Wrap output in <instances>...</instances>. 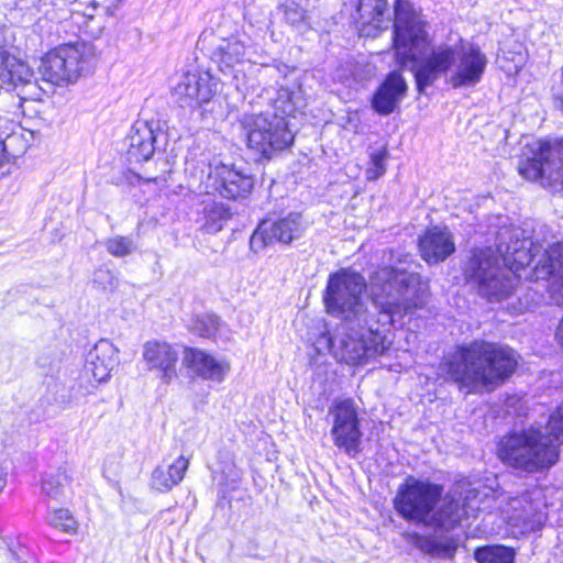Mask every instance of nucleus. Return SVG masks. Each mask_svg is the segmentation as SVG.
<instances>
[{"mask_svg":"<svg viewBox=\"0 0 563 563\" xmlns=\"http://www.w3.org/2000/svg\"><path fill=\"white\" fill-rule=\"evenodd\" d=\"M418 266L406 255L398 264L384 266L369 279L371 298L377 317L342 320L323 339L332 355L341 363L358 365L382 355L389 347L386 332L405 316L426 303Z\"/></svg>","mask_w":563,"mask_h":563,"instance_id":"f257e3e1","label":"nucleus"},{"mask_svg":"<svg viewBox=\"0 0 563 563\" xmlns=\"http://www.w3.org/2000/svg\"><path fill=\"white\" fill-rule=\"evenodd\" d=\"M496 250L504 268L489 247L473 251L465 264V279L475 285L483 297L501 301L512 294L522 277L531 282L551 279V298L563 306L562 243L543 249L532 241L527 230L509 227L497 233Z\"/></svg>","mask_w":563,"mask_h":563,"instance_id":"f03ea898","label":"nucleus"},{"mask_svg":"<svg viewBox=\"0 0 563 563\" xmlns=\"http://www.w3.org/2000/svg\"><path fill=\"white\" fill-rule=\"evenodd\" d=\"M394 46L399 64L412 63L419 92L431 86L441 75H448L453 88H473L481 82L488 64L479 46L461 42L442 44L426 55L428 47L423 22L408 0H396L394 7Z\"/></svg>","mask_w":563,"mask_h":563,"instance_id":"7ed1b4c3","label":"nucleus"},{"mask_svg":"<svg viewBox=\"0 0 563 563\" xmlns=\"http://www.w3.org/2000/svg\"><path fill=\"white\" fill-rule=\"evenodd\" d=\"M517 354L512 349L484 340L457 345L445 355L439 371L460 390L476 394L490 391L501 385L516 371Z\"/></svg>","mask_w":563,"mask_h":563,"instance_id":"20e7f679","label":"nucleus"},{"mask_svg":"<svg viewBox=\"0 0 563 563\" xmlns=\"http://www.w3.org/2000/svg\"><path fill=\"white\" fill-rule=\"evenodd\" d=\"M563 444V402L549 417L544 430L533 426L505 434L498 442L499 460L516 470L537 473L553 466Z\"/></svg>","mask_w":563,"mask_h":563,"instance_id":"39448f33","label":"nucleus"},{"mask_svg":"<svg viewBox=\"0 0 563 563\" xmlns=\"http://www.w3.org/2000/svg\"><path fill=\"white\" fill-rule=\"evenodd\" d=\"M365 278L351 268H341L329 275L322 299L328 313L342 320L375 318L363 296Z\"/></svg>","mask_w":563,"mask_h":563,"instance_id":"423d86ee","label":"nucleus"},{"mask_svg":"<svg viewBox=\"0 0 563 563\" xmlns=\"http://www.w3.org/2000/svg\"><path fill=\"white\" fill-rule=\"evenodd\" d=\"M239 123L247 147L260 158L271 159L294 142V134L288 128L287 118L275 111L244 113Z\"/></svg>","mask_w":563,"mask_h":563,"instance_id":"0eeeda50","label":"nucleus"},{"mask_svg":"<svg viewBox=\"0 0 563 563\" xmlns=\"http://www.w3.org/2000/svg\"><path fill=\"white\" fill-rule=\"evenodd\" d=\"M527 150L519 174L552 192L563 190V139L537 140Z\"/></svg>","mask_w":563,"mask_h":563,"instance_id":"6e6552de","label":"nucleus"},{"mask_svg":"<svg viewBox=\"0 0 563 563\" xmlns=\"http://www.w3.org/2000/svg\"><path fill=\"white\" fill-rule=\"evenodd\" d=\"M92 66L93 56L86 44H66L42 58L38 73L44 81L60 86L76 81Z\"/></svg>","mask_w":563,"mask_h":563,"instance_id":"1a4fd4ad","label":"nucleus"},{"mask_svg":"<svg viewBox=\"0 0 563 563\" xmlns=\"http://www.w3.org/2000/svg\"><path fill=\"white\" fill-rule=\"evenodd\" d=\"M443 487L430 481L408 476L398 487L394 507L405 520L427 526L432 510L439 505Z\"/></svg>","mask_w":563,"mask_h":563,"instance_id":"9d476101","label":"nucleus"},{"mask_svg":"<svg viewBox=\"0 0 563 563\" xmlns=\"http://www.w3.org/2000/svg\"><path fill=\"white\" fill-rule=\"evenodd\" d=\"M330 415L333 418L331 435L334 444L350 457H356L362 452V431L354 401H339L330 409Z\"/></svg>","mask_w":563,"mask_h":563,"instance_id":"9b49d317","label":"nucleus"},{"mask_svg":"<svg viewBox=\"0 0 563 563\" xmlns=\"http://www.w3.org/2000/svg\"><path fill=\"white\" fill-rule=\"evenodd\" d=\"M307 228L301 213L290 212L276 221H262L251 236L250 244L252 249H263L273 242L290 244L300 239Z\"/></svg>","mask_w":563,"mask_h":563,"instance_id":"f8f14e48","label":"nucleus"},{"mask_svg":"<svg viewBox=\"0 0 563 563\" xmlns=\"http://www.w3.org/2000/svg\"><path fill=\"white\" fill-rule=\"evenodd\" d=\"M253 185L254 181L250 175L221 163L210 165L203 184L206 194H219L227 199L245 198Z\"/></svg>","mask_w":563,"mask_h":563,"instance_id":"ddd939ff","label":"nucleus"},{"mask_svg":"<svg viewBox=\"0 0 563 563\" xmlns=\"http://www.w3.org/2000/svg\"><path fill=\"white\" fill-rule=\"evenodd\" d=\"M478 490L470 489L463 497L456 499L451 495H446L440 505L432 510L430 520H428V527L440 528L443 530H451L455 528L464 517L470 516V512L478 510L479 504L476 501Z\"/></svg>","mask_w":563,"mask_h":563,"instance_id":"4468645a","label":"nucleus"},{"mask_svg":"<svg viewBox=\"0 0 563 563\" xmlns=\"http://www.w3.org/2000/svg\"><path fill=\"white\" fill-rule=\"evenodd\" d=\"M217 86L209 74H186L174 88V95L181 108H202L212 101Z\"/></svg>","mask_w":563,"mask_h":563,"instance_id":"2eb2a0df","label":"nucleus"},{"mask_svg":"<svg viewBox=\"0 0 563 563\" xmlns=\"http://www.w3.org/2000/svg\"><path fill=\"white\" fill-rule=\"evenodd\" d=\"M183 364L192 376L214 383L223 382L231 368L227 358L216 357L197 347L184 350Z\"/></svg>","mask_w":563,"mask_h":563,"instance_id":"dca6fc26","label":"nucleus"},{"mask_svg":"<svg viewBox=\"0 0 563 563\" xmlns=\"http://www.w3.org/2000/svg\"><path fill=\"white\" fill-rule=\"evenodd\" d=\"M143 360L150 371H156L157 376L166 384L177 377L176 364L178 352L167 342L151 340L143 344Z\"/></svg>","mask_w":563,"mask_h":563,"instance_id":"f3484780","label":"nucleus"},{"mask_svg":"<svg viewBox=\"0 0 563 563\" xmlns=\"http://www.w3.org/2000/svg\"><path fill=\"white\" fill-rule=\"evenodd\" d=\"M354 12H351V19L358 26L360 32L365 36H376L382 30H387L390 24L387 12L386 0H356Z\"/></svg>","mask_w":563,"mask_h":563,"instance_id":"a211bd4d","label":"nucleus"},{"mask_svg":"<svg viewBox=\"0 0 563 563\" xmlns=\"http://www.w3.org/2000/svg\"><path fill=\"white\" fill-rule=\"evenodd\" d=\"M408 90L407 82L398 71H391L379 85L372 98V107L380 115L395 112Z\"/></svg>","mask_w":563,"mask_h":563,"instance_id":"6ab92c4d","label":"nucleus"},{"mask_svg":"<svg viewBox=\"0 0 563 563\" xmlns=\"http://www.w3.org/2000/svg\"><path fill=\"white\" fill-rule=\"evenodd\" d=\"M419 250L426 262H443L455 251L453 235L446 227H432L420 236Z\"/></svg>","mask_w":563,"mask_h":563,"instance_id":"aec40b11","label":"nucleus"},{"mask_svg":"<svg viewBox=\"0 0 563 563\" xmlns=\"http://www.w3.org/2000/svg\"><path fill=\"white\" fill-rule=\"evenodd\" d=\"M118 354L119 350L109 340L98 341L86 356V372L98 383L107 382L119 364Z\"/></svg>","mask_w":563,"mask_h":563,"instance_id":"412c9836","label":"nucleus"},{"mask_svg":"<svg viewBox=\"0 0 563 563\" xmlns=\"http://www.w3.org/2000/svg\"><path fill=\"white\" fill-rule=\"evenodd\" d=\"M128 159L132 163L148 161L155 152L154 122L136 121L128 136Z\"/></svg>","mask_w":563,"mask_h":563,"instance_id":"4be33fe9","label":"nucleus"},{"mask_svg":"<svg viewBox=\"0 0 563 563\" xmlns=\"http://www.w3.org/2000/svg\"><path fill=\"white\" fill-rule=\"evenodd\" d=\"M33 71L24 62L0 47V84L16 88L32 84Z\"/></svg>","mask_w":563,"mask_h":563,"instance_id":"5701e85b","label":"nucleus"},{"mask_svg":"<svg viewBox=\"0 0 563 563\" xmlns=\"http://www.w3.org/2000/svg\"><path fill=\"white\" fill-rule=\"evenodd\" d=\"M188 466L189 459L184 455H180L169 464L167 470L162 466H157L152 473V487L158 492L170 490L184 479Z\"/></svg>","mask_w":563,"mask_h":563,"instance_id":"b1692460","label":"nucleus"},{"mask_svg":"<svg viewBox=\"0 0 563 563\" xmlns=\"http://www.w3.org/2000/svg\"><path fill=\"white\" fill-rule=\"evenodd\" d=\"M245 51L244 43L238 37L221 38L211 52V59L220 67L231 68L243 60Z\"/></svg>","mask_w":563,"mask_h":563,"instance_id":"393cba45","label":"nucleus"},{"mask_svg":"<svg viewBox=\"0 0 563 563\" xmlns=\"http://www.w3.org/2000/svg\"><path fill=\"white\" fill-rule=\"evenodd\" d=\"M511 514L508 520L523 530H534L540 525L541 516L537 515L533 505L526 497H516L509 501Z\"/></svg>","mask_w":563,"mask_h":563,"instance_id":"a878e982","label":"nucleus"},{"mask_svg":"<svg viewBox=\"0 0 563 563\" xmlns=\"http://www.w3.org/2000/svg\"><path fill=\"white\" fill-rule=\"evenodd\" d=\"M203 212L206 219L203 229L212 234L221 231L231 218L230 209L222 202L212 201L206 203Z\"/></svg>","mask_w":563,"mask_h":563,"instance_id":"bb28decb","label":"nucleus"},{"mask_svg":"<svg viewBox=\"0 0 563 563\" xmlns=\"http://www.w3.org/2000/svg\"><path fill=\"white\" fill-rule=\"evenodd\" d=\"M71 482L70 475L66 468L58 470L55 473L46 474L42 478L41 489L44 495L52 499H58L65 493V489Z\"/></svg>","mask_w":563,"mask_h":563,"instance_id":"cd10ccee","label":"nucleus"},{"mask_svg":"<svg viewBox=\"0 0 563 563\" xmlns=\"http://www.w3.org/2000/svg\"><path fill=\"white\" fill-rule=\"evenodd\" d=\"M478 563H514L515 552L504 545H488L475 551Z\"/></svg>","mask_w":563,"mask_h":563,"instance_id":"c85d7f7f","label":"nucleus"},{"mask_svg":"<svg viewBox=\"0 0 563 563\" xmlns=\"http://www.w3.org/2000/svg\"><path fill=\"white\" fill-rule=\"evenodd\" d=\"M107 252L114 257H125L137 250L136 241L133 236L114 235L104 241Z\"/></svg>","mask_w":563,"mask_h":563,"instance_id":"c756f323","label":"nucleus"},{"mask_svg":"<svg viewBox=\"0 0 563 563\" xmlns=\"http://www.w3.org/2000/svg\"><path fill=\"white\" fill-rule=\"evenodd\" d=\"M46 521L51 527L70 534L76 533L78 529L77 520L71 512L65 508L49 511Z\"/></svg>","mask_w":563,"mask_h":563,"instance_id":"7c9ffc66","label":"nucleus"},{"mask_svg":"<svg viewBox=\"0 0 563 563\" xmlns=\"http://www.w3.org/2000/svg\"><path fill=\"white\" fill-rule=\"evenodd\" d=\"M303 4L296 0H286L278 7V11L283 14V19L292 26H299L307 21L308 10Z\"/></svg>","mask_w":563,"mask_h":563,"instance_id":"2f4dec72","label":"nucleus"},{"mask_svg":"<svg viewBox=\"0 0 563 563\" xmlns=\"http://www.w3.org/2000/svg\"><path fill=\"white\" fill-rule=\"evenodd\" d=\"M406 540L417 549L431 555H439L444 551V547L432 537L421 536L417 532L405 534Z\"/></svg>","mask_w":563,"mask_h":563,"instance_id":"473e14b6","label":"nucleus"},{"mask_svg":"<svg viewBox=\"0 0 563 563\" xmlns=\"http://www.w3.org/2000/svg\"><path fill=\"white\" fill-rule=\"evenodd\" d=\"M389 156L388 151L384 147L371 155V163L366 169V178L376 180L386 173V161Z\"/></svg>","mask_w":563,"mask_h":563,"instance_id":"72a5a7b5","label":"nucleus"},{"mask_svg":"<svg viewBox=\"0 0 563 563\" xmlns=\"http://www.w3.org/2000/svg\"><path fill=\"white\" fill-rule=\"evenodd\" d=\"M276 98L272 99L269 98V101H272V111L277 112L279 115H286L292 111V102L291 97L292 92L288 88H279L276 90Z\"/></svg>","mask_w":563,"mask_h":563,"instance_id":"f704fd0d","label":"nucleus"},{"mask_svg":"<svg viewBox=\"0 0 563 563\" xmlns=\"http://www.w3.org/2000/svg\"><path fill=\"white\" fill-rule=\"evenodd\" d=\"M220 321L216 314H205L197 318L196 330L202 338H210L218 331Z\"/></svg>","mask_w":563,"mask_h":563,"instance_id":"c9c22d12","label":"nucleus"},{"mask_svg":"<svg viewBox=\"0 0 563 563\" xmlns=\"http://www.w3.org/2000/svg\"><path fill=\"white\" fill-rule=\"evenodd\" d=\"M93 284L103 290L112 289L117 285V277L110 269L99 268L93 274Z\"/></svg>","mask_w":563,"mask_h":563,"instance_id":"e433bc0d","label":"nucleus"},{"mask_svg":"<svg viewBox=\"0 0 563 563\" xmlns=\"http://www.w3.org/2000/svg\"><path fill=\"white\" fill-rule=\"evenodd\" d=\"M555 338L563 345V318L561 319L556 328Z\"/></svg>","mask_w":563,"mask_h":563,"instance_id":"4c0bfd02","label":"nucleus"},{"mask_svg":"<svg viewBox=\"0 0 563 563\" xmlns=\"http://www.w3.org/2000/svg\"><path fill=\"white\" fill-rule=\"evenodd\" d=\"M522 60H523V56L519 55V62H522Z\"/></svg>","mask_w":563,"mask_h":563,"instance_id":"58836bf2","label":"nucleus"},{"mask_svg":"<svg viewBox=\"0 0 563 563\" xmlns=\"http://www.w3.org/2000/svg\"><path fill=\"white\" fill-rule=\"evenodd\" d=\"M265 93H266V95H269V93H271V90H269V89H265Z\"/></svg>","mask_w":563,"mask_h":563,"instance_id":"ea45409f","label":"nucleus"},{"mask_svg":"<svg viewBox=\"0 0 563 563\" xmlns=\"http://www.w3.org/2000/svg\"><path fill=\"white\" fill-rule=\"evenodd\" d=\"M2 157H3V155H2V152L0 151V162L2 161Z\"/></svg>","mask_w":563,"mask_h":563,"instance_id":"a19ab883","label":"nucleus"}]
</instances>
